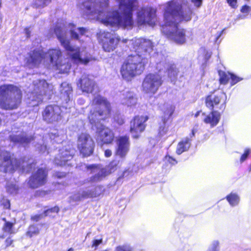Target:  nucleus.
<instances>
[{
  "mask_svg": "<svg viewBox=\"0 0 251 251\" xmlns=\"http://www.w3.org/2000/svg\"><path fill=\"white\" fill-rule=\"evenodd\" d=\"M116 1L119 3V10L108 12L106 16L104 10L108 5V0H102L100 4L84 3V12L88 18L99 20L106 25L131 28L134 23L132 11L137 6L136 0Z\"/></svg>",
  "mask_w": 251,
  "mask_h": 251,
  "instance_id": "1",
  "label": "nucleus"
},
{
  "mask_svg": "<svg viewBox=\"0 0 251 251\" xmlns=\"http://www.w3.org/2000/svg\"><path fill=\"white\" fill-rule=\"evenodd\" d=\"M192 11L186 4L172 0L164 4L163 22L161 31L167 38L177 44H183L192 39L190 31L178 28L181 22L191 20Z\"/></svg>",
  "mask_w": 251,
  "mask_h": 251,
  "instance_id": "2",
  "label": "nucleus"
},
{
  "mask_svg": "<svg viewBox=\"0 0 251 251\" xmlns=\"http://www.w3.org/2000/svg\"><path fill=\"white\" fill-rule=\"evenodd\" d=\"M66 30H69L73 38L77 39L79 34L84 35L86 29L83 27L76 28L73 24L64 25L58 24L54 29V32L61 45L64 47L70 58H64L53 65L59 73H67L71 68L70 60L76 63L87 64L90 61V58L87 53L84 50L80 51V49L73 47L70 45V42L66 38Z\"/></svg>",
  "mask_w": 251,
  "mask_h": 251,
  "instance_id": "3",
  "label": "nucleus"
},
{
  "mask_svg": "<svg viewBox=\"0 0 251 251\" xmlns=\"http://www.w3.org/2000/svg\"><path fill=\"white\" fill-rule=\"evenodd\" d=\"M91 109L88 115L90 123L93 128L96 129V138L98 144H109L114 138L113 131L108 127L100 123V120L109 117L110 113L109 103L104 99L98 96L94 99L91 105Z\"/></svg>",
  "mask_w": 251,
  "mask_h": 251,
  "instance_id": "4",
  "label": "nucleus"
},
{
  "mask_svg": "<svg viewBox=\"0 0 251 251\" xmlns=\"http://www.w3.org/2000/svg\"><path fill=\"white\" fill-rule=\"evenodd\" d=\"M22 93L21 89L13 84H4L0 86V107L6 110L18 108L21 102Z\"/></svg>",
  "mask_w": 251,
  "mask_h": 251,
  "instance_id": "5",
  "label": "nucleus"
},
{
  "mask_svg": "<svg viewBox=\"0 0 251 251\" xmlns=\"http://www.w3.org/2000/svg\"><path fill=\"white\" fill-rule=\"evenodd\" d=\"M146 59L142 54L135 53L128 56L121 68V74L124 79L129 81L144 71Z\"/></svg>",
  "mask_w": 251,
  "mask_h": 251,
  "instance_id": "6",
  "label": "nucleus"
},
{
  "mask_svg": "<svg viewBox=\"0 0 251 251\" xmlns=\"http://www.w3.org/2000/svg\"><path fill=\"white\" fill-rule=\"evenodd\" d=\"M61 59V52L58 49H50L46 53L42 50H34L28 53L25 58V64L29 68H33L44 60L50 62L53 66Z\"/></svg>",
  "mask_w": 251,
  "mask_h": 251,
  "instance_id": "7",
  "label": "nucleus"
},
{
  "mask_svg": "<svg viewBox=\"0 0 251 251\" xmlns=\"http://www.w3.org/2000/svg\"><path fill=\"white\" fill-rule=\"evenodd\" d=\"M21 166L22 169L24 165L21 164V161L14 157L10 152L0 149V168L4 172L12 173Z\"/></svg>",
  "mask_w": 251,
  "mask_h": 251,
  "instance_id": "8",
  "label": "nucleus"
},
{
  "mask_svg": "<svg viewBox=\"0 0 251 251\" xmlns=\"http://www.w3.org/2000/svg\"><path fill=\"white\" fill-rule=\"evenodd\" d=\"M117 164L116 162H112L108 168H103L100 165L93 164L87 167V171L93 175L90 177L93 182H97L102 180L107 175L115 170Z\"/></svg>",
  "mask_w": 251,
  "mask_h": 251,
  "instance_id": "9",
  "label": "nucleus"
},
{
  "mask_svg": "<svg viewBox=\"0 0 251 251\" xmlns=\"http://www.w3.org/2000/svg\"><path fill=\"white\" fill-rule=\"evenodd\" d=\"M162 82L163 80L159 75L149 74L146 76L143 82V91L147 94L153 95L158 91Z\"/></svg>",
  "mask_w": 251,
  "mask_h": 251,
  "instance_id": "10",
  "label": "nucleus"
},
{
  "mask_svg": "<svg viewBox=\"0 0 251 251\" xmlns=\"http://www.w3.org/2000/svg\"><path fill=\"white\" fill-rule=\"evenodd\" d=\"M77 86L80 88L82 91L86 93H92L94 96L93 99L100 95H97V93L100 91L99 88L95 83V82L91 79L88 75H82L80 78L78 79L77 82ZM101 97V96H100ZM104 99V98L103 97ZM92 103L90 105V109H91Z\"/></svg>",
  "mask_w": 251,
  "mask_h": 251,
  "instance_id": "11",
  "label": "nucleus"
},
{
  "mask_svg": "<svg viewBox=\"0 0 251 251\" xmlns=\"http://www.w3.org/2000/svg\"><path fill=\"white\" fill-rule=\"evenodd\" d=\"M156 22V10L151 7L142 8L137 13V23L140 25L154 26Z\"/></svg>",
  "mask_w": 251,
  "mask_h": 251,
  "instance_id": "12",
  "label": "nucleus"
},
{
  "mask_svg": "<svg viewBox=\"0 0 251 251\" xmlns=\"http://www.w3.org/2000/svg\"><path fill=\"white\" fill-rule=\"evenodd\" d=\"M94 145V141L89 134L83 133L79 136L77 147L84 156H89L93 153Z\"/></svg>",
  "mask_w": 251,
  "mask_h": 251,
  "instance_id": "13",
  "label": "nucleus"
},
{
  "mask_svg": "<svg viewBox=\"0 0 251 251\" xmlns=\"http://www.w3.org/2000/svg\"><path fill=\"white\" fill-rule=\"evenodd\" d=\"M122 42L126 43L132 46L133 49L135 50V53L142 54L144 57L145 54H142V52H147L152 50V43L150 40L143 38H134L129 40L123 39Z\"/></svg>",
  "mask_w": 251,
  "mask_h": 251,
  "instance_id": "14",
  "label": "nucleus"
},
{
  "mask_svg": "<svg viewBox=\"0 0 251 251\" xmlns=\"http://www.w3.org/2000/svg\"><path fill=\"white\" fill-rule=\"evenodd\" d=\"M32 86L34 87L31 95H33L32 100H36L38 102L42 100L41 97L43 95L50 94L49 90L52 87L45 80H38L34 81Z\"/></svg>",
  "mask_w": 251,
  "mask_h": 251,
  "instance_id": "15",
  "label": "nucleus"
},
{
  "mask_svg": "<svg viewBox=\"0 0 251 251\" xmlns=\"http://www.w3.org/2000/svg\"><path fill=\"white\" fill-rule=\"evenodd\" d=\"M226 96L223 92L217 95L212 94L207 97L205 103L207 107L211 109L216 108L222 109L225 107Z\"/></svg>",
  "mask_w": 251,
  "mask_h": 251,
  "instance_id": "16",
  "label": "nucleus"
},
{
  "mask_svg": "<svg viewBox=\"0 0 251 251\" xmlns=\"http://www.w3.org/2000/svg\"><path fill=\"white\" fill-rule=\"evenodd\" d=\"M147 116H136L131 122L130 131L133 138H138L140 134L145 128V122L148 120Z\"/></svg>",
  "mask_w": 251,
  "mask_h": 251,
  "instance_id": "17",
  "label": "nucleus"
},
{
  "mask_svg": "<svg viewBox=\"0 0 251 251\" xmlns=\"http://www.w3.org/2000/svg\"><path fill=\"white\" fill-rule=\"evenodd\" d=\"M120 40V38L116 34L110 32L104 33L102 39L103 50L107 52L113 50Z\"/></svg>",
  "mask_w": 251,
  "mask_h": 251,
  "instance_id": "18",
  "label": "nucleus"
},
{
  "mask_svg": "<svg viewBox=\"0 0 251 251\" xmlns=\"http://www.w3.org/2000/svg\"><path fill=\"white\" fill-rule=\"evenodd\" d=\"M43 119L48 123L56 121L61 118V109L57 105H49L43 112Z\"/></svg>",
  "mask_w": 251,
  "mask_h": 251,
  "instance_id": "19",
  "label": "nucleus"
},
{
  "mask_svg": "<svg viewBox=\"0 0 251 251\" xmlns=\"http://www.w3.org/2000/svg\"><path fill=\"white\" fill-rule=\"evenodd\" d=\"M47 176L46 170L43 169H38L30 177L28 181L29 186L35 188L43 185L46 182Z\"/></svg>",
  "mask_w": 251,
  "mask_h": 251,
  "instance_id": "20",
  "label": "nucleus"
},
{
  "mask_svg": "<svg viewBox=\"0 0 251 251\" xmlns=\"http://www.w3.org/2000/svg\"><path fill=\"white\" fill-rule=\"evenodd\" d=\"M116 154L121 158H124L127 154L130 148V141L128 136H120L117 142Z\"/></svg>",
  "mask_w": 251,
  "mask_h": 251,
  "instance_id": "21",
  "label": "nucleus"
},
{
  "mask_svg": "<svg viewBox=\"0 0 251 251\" xmlns=\"http://www.w3.org/2000/svg\"><path fill=\"white\" fill-rule=\"evenodd\" d=\"M73 153V151L71 152L66 150H60L59 154L54 159L55 163L59 166L65 165L67 162L72 158Z\"/></svg>",
  "mask_w": 251,
  "mask_h": 251,
  "instance_id": "22",
  "label": "nucleus"
},
{
  "mask_svg": "<svg viewBox=\"0 0 251 251\" xmlns=\"http://www.w3.org/2000/svg\"><path fill=\"white\" fill-rule=\"evenodd\" d=\"M137 102L135 94L133 92L127 91L122 94L121 102L127 106H134Z\"/></svg>",
  "mask_w": 251,
  "mask_h": 251,
  "instance_id": "23",
  "label": "nucleus"
},
{
  "mask_svg": "<svg viewBox=\"0 0 251 251\" xmlns=\"http://www.w3.org/2000/svg\"><path fill=\"white\" fill-rule=\"evenodd\" d=\"M219 75L220 76V83L224 84L227 83L229 79H231V84L232 85H234L242 80V78H240L232 74H226L224 72H219Z\"/></svg>",
  "mask_w": 251,
  "mask_h": 251,
  "instance_id": "24",
  "label": "nucleus"
},
{
  "mask_svg": "<svg viewBox=\"0 0 251 251\" xmlns=\"http://www.w3.org/2000/svg\"><path fill=\"white\" fill-rule=\"evenodd\" d=\"M162 112V120H168L175 110V106L170 103H165L160 107Z\"/></svg>",
  "mask_w": 251,
  "mask_h": 251,
  "instance_id": "25",
  "label": "nucleus"
},
{
  "mask_svg": "<svg viewBox=\"0 0 251 251\" xmlns=\"http://www.w3.org/2000/svg\"><path fill=\"white\" fill-rule=\"evenodd\" d=\"M220 119V113L217 111H213L205 117L203 121L205 123L209 124L211 127H213L218 124Z\"/></svg>",
  "mask_w": 251,
  "mask_h": 251,
  "instance_id": "26",
  "label": "nucleus"
},
{
  "mask_svg": "<svg viewBox=\"0 0 251 251\" xmlns=\"http://www.w3.org/2000/svg\"><path fill=\"white\" fill-rule=\"evenodd\" d=\"M11 141L15 143H19L20 144L25 145L28 143L30 142L32 138L30 137H26L25 133L21 134L11 135L10 136Z\"/></svg>",
  "mask_w": 251,
  "mask_h": 251,
  "instance_id": "27",
  "label": "nucleus"
},
{
  "mask_svg": "<svg viewBox=\"0 0 251 251\" xmlns=\"http://www.w3.org/2000/svg\"><path fill=\"white\" fill-rule=\"evenodd\" d=\"M60 92L61 98L64 99L66 102L69 101L70 95L72 92L71 86L66 82L62 83L60 86Z\"/></svg>",
  "mask_w": 251,
  "mask_h": 251,
  "instance_id": "28",
  "label": "nucleus"
},
{
  "mask_svg": "<svg viewBox=\"0 0 251 251\" xmlns=\"http://www.w3.org/2000/svg\"><path fill=\"white\" fill-rule=\"evenodd\" d=\"M59 211V208L58 207H54L51 209H48L44 211V213L40 214L39 215H36L32 220H36L37 219H43L47 217L50 218H54L56 217L58 212Z\"/></svg>",
  "mask_w": 251,
  "mask_h": 251,
  "instance_id": "29",
  "label": "nucleus"
},
{
  "mask_svg": "<svg viewBox=\"0 0 251 251\" xmlns=\"http://www.w3.org/2000/svg\"><path fill=\"white\" fill-rule=\"evenodd\" d=\"M190 146V141L189 138L187 137L177 145L176 152L177 154H180L182 152L187 151Z\"/></svg>",
  "mask_w": 251,
  "mask_h": 251,
  "instance_id": "30",
  "label": "nucleus"
},
{
  "mask_svg": "<svg viewBox=\"0 0 251 251\" xmlns=\"http://www.w3.org/2000/svg\"><path fill=\"white\" fill-rule=\"evenodd\" d=\"M96 196L97 194L92 189L86 190L82 192L81 194L74 195L73 199L74 201H77L80 200L81 198L95 197Z\"/></svg>",
  "mask_w": 251,
  "mask_h": 251,
  "instance_id": "31",
  "label": "nucleus"
},
{
  "mask_svg": "<svg viewBox=\"0 0 251 251\" xmlns=\"http://www.w3.org/2000/svg\"><path fill=\"white\" fill-rule=\"evenodd\" d=\"M168 75L171 81L174 80L178 74V70L174 64L168 65Z\"/></svg>",
  "mask_w": 251,
  "mask_h": 251,
  "instance_id": "32",
  "label": "nucleus"
},
{
  "mask_svg": "<svg viewBox=\"0 0 251 251\" xmlns=\"http://www.w3.org/2000/svg\"><path fill=\"white\" fill-rule=\"evenodd\" d=\"M227 200L231 206L237 205L239 202V197L236 194L231 193L226 197Z\"/></svg>",
  "mask_w": 251,
  "mask_h": 251,
  "instance_id": "33",
  "label": "nucleus"
},
{
  "mask_svg": "<svg viewBox=\"0 0 251 251\" xmlns=\"http://www.w3.org/2000/svg\"><path fill=\"white\" fill-rule=\"evenodd\" d=\"M39 228L35 225H31L29 226L28 231L26 232V235L29 237H32L34 235H37L39 233Z\"/></svg>",
  "mask_w": 251,
  "mask_h": 251,
  "instance_id": "34",
  "label": "nucleus"
},
{
  "mask_svg": "<svg viewBox=\"0 0 251 251\" xmlns=\"http://www.w3.org/2000/svg\"><path fill=\"white\" fill-rule=\"evenodd\" d=\"M162 123L160 124L159 128V133L161 136H163L167 133L169 126L167 124L168 120H162Z\"/></svg>",
  "mask_w": 251,
  "mask_h": 251,
  "instance_id": "35",
  "label": "nucleus"
},
{
  "mask_svg": "<svg viewBox=\"0 0 251 251\" xmlns=\"http://www.w3.org/2000/svg\"><path fill=\"white\" fill-rule=\"evenodd\" d=\"M5 221L6 222L3 226V230L10 234L14 233L13 227L15 223H12L9 222H7L6 221Z\"/></svg>",
  "mask_w": 251,
  "mask_h": 251,
  "instance_id": "36",
  "label": "nucleus"
},
{
  "mask_svg": "<svg viewBox=\"0 0 251 251\" xmlns=\"http://www.w3.org/2000/svg\"><path fill=\"white\" fill-rule=\"evenodd\" d=\"M6 191L11 194H16L18 190V187L14 184L8 183L6 186Z\"/></svg>",
  "mask_w": 251,
  "mask_h": 251,
  "instance_id": "37",
  "label": "nucleus"
},
{
  "mask_svg": "<svg viewBox=\"0 0 251 251\" xmlns=\"http://www.w3.org/2000/svg\"><path fill=\"white\" fill-rule=\"evenodd\" d=\"M0 206H2L4 208L7 209L10 207L9 201L5 198L0 197Z\"/></svg>",
  "mask_w": 251,
  "mask_h": 251,
  "instance_id": "38",
  "label": "nucleus"
},
{
  "mask_svg": "<svg viewBox=\"0 0 251 251\" xmlns=\"http://www.w3.org/2000/svg\"><path fill=\"white\" fill-rule=\"evenodd\" d=\"M34 4L37 7H44L49 4L46 0H34Z\"/></svg>",
  "mask_w": 251,
  "mask_h": 251,
  "instance_id": "39",
  "label": "nucleus"
},
{
  "mask_svg": "<svg viewBox=\"0 0 251 251\" xmlns=\"http://www.w3.org/2000/svg\"><path fill=\"white\" fill-rule=\"evenodd\" d=\"M219 242L218 241H214L212 243L211 248L208 249V251H219Z\"/></svg>",
  "mask_w": 251,
  "mask_h": 251,
  "instance_id": "40",
  "label": "nucleus"
},
{
  "mask_svg": "<svg viewBox=\"0 0 251 251\" xmlns=\"http://www.w3.org/2000/svg\"><path fill=\"white\" fill-rule=\"evenodd\" d=\"M14 240L12 239L11 237H8L5 240V248H7L10 246L14 247Z\"/></svg>",
  "mask_w": 251,
  "mask_h": 251,
  "instance_id": "41",
  "label": "nucleus"
},
{
  "mask_svg": "<svg viewBox=\"0 0 251 251\" xmlns=\"http://www.w3.org/2000/svg\"><path fill=\"white\" fill-rule=\"evenodd\" d=\"M102 243V238L94 240L92 242V247H95V250L97 249L98 247Z\"/></svg>",
  "mask_w": 251,
  "mask_h": 251,
  "instance_id": "42",
  "label": "nucleus"
},
{
  "mask_svg": "<svg viewBox=\"0 0 251 251\" xmlns=\"http://www.w3.org/2000/svg\"><path fill=\"white\" fill-rule=\"evenodd\" d=\"M50 138L51 140H54L55 142L60 143L61 142L62 139V138H59V136L57 135H56V133H51V135H50Z\"/></svg>",
  "mask_w": 251,
  "mask_h": 251,
  "instance_id": "43",
  "label": "nucleus"
},
{
  "mask_svg": "<svg viewBox=\"0 0 251 251\" xmlns=\"http://www.w3.org/2000/svg\"><path fill=\"white\" fill-rule=\"evenodd\" d=\"M251 152V150L249 149H246L244 153L242 155L240 160L241 162L245 161L247 158L248 155Z\"/></svg>",
  "mask_w": 251,
  "mask_h": 251,
  "instance_id": "44",
  "label": "nucleus"
},
{
  "mask_svg": "<svg viewBox=\"0 0 251 251\" xmlns=\"http://www.w3.org/2000/svg\"><path fill=\"white\" fill-rule=\"evenodd\" d=\"M227 3L233 8L237 7V0H226Z\"/></svg>",
  "mask_w": 251,
  "mask_h": 251,
  "instance_id": "45",
  "label": "nucleus"
},
{
  "mask_svg": "<svg viewBox=\"0 0 251 251\" xmlns=\"http://www.w3.org/2000/svg\"><path fill=\"white\" fill-rule=\"evenodd\" d=\"M165 159L172 165H175L177 163V161L176 160V159L170 156L169 155H166L165 156Z\"/></svg>",
  "mask_w": 251,
  "mask_h": 251,
  "instance_id": "46",
  "label": "nucleus"
},
{
  "mask_svg": "<svg viewBox=\"0 0 251 251\" xmlns=\"http://www.w3.org/2000/svg\"><path fill=\"white\" fill-rule=\"evenodd\" d=\"M251 8L250 6L247 5H244L242 7L241 11L243 13L248 14L250 12Z\"/></svg>",
  "mask_w": 251,
  "mask_h": 251,
  "instance_id": "47",
  "label": "nucleus"
},
{
  "mask_svg": "<svg viewBox=\"0 0 251 251\" xmlns=\"http://www.w3.org/2000/svg\"><path fill=\"white\" fill-rule=\"evenodd\" d=\"M116 250L117 251H132L131 249L130 248H127L124 246H118L116 248Z\"/></svg>",
  "mask_w": 251,
  "mask_h": 251,
  "instance_id": "48",
  "label": "nucleus"
},
{
  "mask_svg": "<svg viewBox=\"0 0 251 251\" xmlns=\"http://www.w3.org/2000/svg\"><path fill=\"white\" fill-rule=\"evenodd\" d=\"M191 1L197 7H200L202 4V0H191Z\"/></svg>",
  "mask_w": 251,
  "mask_h": 251,
  "instance_id": "49",
  "label": "nucleus"
},
{
  "mask_svg": "<svg viewBox=\"0 0 251 251\" xmlns=\"http://www.w3.org/2000/svg\"><path fill=\"white\" fill-rule=\"evenodd\" d=\"M112 155V151L111 150H106L104 151V155L106 157H109Z\"/></svg>",
  "mask_w": 251,
  "mask_h": 251,
  "instance_id": "50",
  "label": "nucleus"
},
{
  "mask_svg": "<svg viewBox=\"0 0 251 251\" xmlns=\"http://www.w3.org/2000/svg\"><path fill=\"white\" fill-rule=\"evenodd\" d=\"M37 148L39 149V150L42 152H44L47 149V147L46 145H40V147L37 146Z\"/></svg>",
  "mask_w": 251,
  "mask_h": 251,
  "instance_id": "51",
  "label": "nucleus"
},
{
  "mask_svg": "<svg viewBox=\"0 0 251 251\" xmlns=\"http://www.w3.org/2000/svg\"><path fill=\"white\" fill-rule=\"evenodd\" d=\"M25 34L26 35L27 37H28L30 36L31 31L29 28H25Z\"/></svg>",
  "mask_w": 251,
  "mask_h": 251,
  "instance_id": "52",
  "label": "nucleus"
},
{
  "mask_svg": "<svg viewBox=\"0 0 251 251\" xmlns=\"http://www.w3.org/2000/svg\"><path fill=\"white\" fill-rule=\"evenodd\" d=\"M197 132V130L195 128H193L192 130V132H191V133L190 134V136L191 138H192V137L194 136H195V134L196 133V132Z\"/></svg>",
  "mask_w": 251,
  "mask_h": 251,
  "instance_id": "53",
  "label": "nucleus"
},
{
  "mask_svg": "<svg viewBox=\"0 0 251 251\" xmlns=\"http://www.w3.org/2000/svg\"><path fill=\"white\" fill-rule=\"evenodd\" d=\"M118 123L120 125H122L124 123V121L122 119L120 122H118Z\"/></svg>",
  "mask_w": 251,
  "mask_h": 251,
  "instance_id": "54",
  "label": "nucleus"
},
{
  "mask_svg": "<svg viewBox=\"0 0 251 251\" xmlns=\"http://www.w3.org/2000/svg\"><path fill=\"white\" fill-rule=\"evenodd\" d=\"M74 249L72 248L69 249L67 251H73Z\"/></svg>",
  "mask_w": 251,
  "mask_h": 251,
  "instance_id": "55",
  "label": "nucleus"
},
{
  "mask_svg": "<svg viewBox=\"0 0 251 251\" xmlns=\"http://www.w3.org/2000/svg\"><path fill=\"white\" fill-rule=\"evenodd\" d=\"M223 31H224V30H223V31H221V32L220 33V34L219 35V36H218L217 39H218V38H219V37L221 36V35H222V33L223 32Z\"/></svg>",
  "mask_w": 251,
  "mask_h": 251,
  "instance_id": "56",
  "label": "nucleus"
},
{
  "mask_svg": "<svg viewBox=\"0 0 251 251\" xmlns=\"http://www.w3.org/2000/svg\"><path fill=\"white\" fill-rule=\"evenodd\" d=\"M4 238V236L3 235H0V238L3 239Z\"/></svg>",
  "mask_w": 251,
  "mask_h": 251,
  "instance_id": "57",
  "label": "nucleus"
},
{
  "mask_svg": "<svg viewBox=\"0 0 251 251\" xmlns=\"http://www.w3.org/2000/svg\"><path fill=\"white\" fill-rule=\"evenodd\" d=\"M46 1L48 2L49 3L51 1V0H46Z\"/></svg>",
  "mask_w": 251,
  "mask_h": 251,
  "instance_id": "58",
  "label": "nucleus"
},
{
  "mask_svg": "<svg viewBox=\"0 0 251 251\" xmlns=\"http://www.w3.org/2000/svg\"><path fill=\"white\" fill-rule=\"evenodd\" d=\"M92 189L93 190L94 189H96V188H92Z\"/></svg>",
  "mask_w": 251,
  "mask_h": 251,
  "instance_id": "59",
  "label": "nucleus"
},
{
  "mask_svg": "<svg viewBox=\"0 0 251 251\" xmlns=\"http://www.w3.org/2000/svg\"><path fill=\"white\" fill-rule=\"evenodd\" d=\"M198 115V113L196 115V116L197 117Z\"/></svg>",
  "mask_w": 251,
  "mask_h": 251,
  "instance_id": "60",
  "label": "nucleus"
},
{
  "mask_svg": "<svg viewBox=\"0 0 251 251\" xmlns=\"http://www.w3.org/2000/svg\"><path fill=\"white\" fill-rule=\"evenodd\" d=\"M235 81L237 80V78L234 79Z\"/></svg>",
  "mask_w": 251,
  "mask_h": 251,
  "instance_id": "61",
  "label": "nucleus"
}]
</instances>
